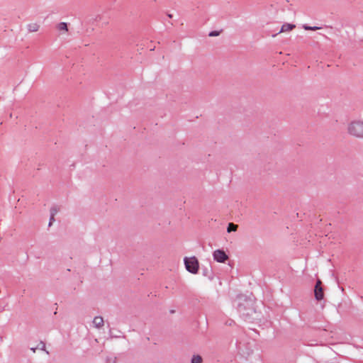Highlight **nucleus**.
Instances as JSON below:
<instances>
[{
	"label": "nucleus",
	"mask_w": 363,
	"mask_h": 363,
	"mask_svg": "<svg viewBox=\"0 0 363 363\" xmlns=\"http://www.w3.org/2000/svg\"><path fill=\"white\" fill-rule=\"evenodd\" d=\"M347 133L355 138L363 139V120L355 119L347 125Z\"/></svg>",
	"instance_id": "f257e3e1"
},
{
	"label": "nucleus",
	"mask_w": 363,
	"mask_h": 363,
	"mask_svg": "<svg viewBox=\"0 0 363 363\" xmlns=\"http://www.w3.org/2000/svg\"><path fill=\"white\" fill-rule=\"evenodd\" d=\"M185 267L191 274H197L199 269V263L196 257H184Z\"/></svg>",
	"instance_id": "f03ea898"
},
{
	"label": "nucleus",
	"mask_w": 363,
	"mask_h": 363,
	"mask_svg": "<svg viewBox=\"0 0 363 363\" xmlns=\"http://www.w3.org/2000/svg\"><path fill=\"white\" fill-rule=\"evenodd\" d=\"M213 255L215 260L221 263L225 262L228 259V257L225 252L220 250L214 251Z\"/></svg>",
	"instance_id": "7ed1b4c3"
},
{
	"label": "nucleus",
	"mask_w": 363,
	"mask_h": 363,
	"mask_svg": "<svg viewBox=\"0 0 363 363\" xmlns=\"http://www.w3.org/2000/svg\"><path fill=\"white\" fill-rule=\"evenodd\" d=\"M322 282L320 280H318L315 286V297L318 301L322 300L324 296L323 290L321 286Z\"/></svg>",
	"instance_id": "20e7f679"
},
{
	"label": "nucleus",
	"mask_w": 363,
	"mask_h": 363,
	"mask_svg": "<svg viewBox=\"0 0 363 363\" xmlns=\"http://www.w3.org/2000/svg\"><path fill=\"white\" fill-rule=\"evenodd\" d=\"M40 28V25L38 23H30L27 25V29L30 33L37 32Z\"/></svg>",
	"instance_id": "39448f33"
},
{
	"label": "nucleus",
	"mask_w": 363,
	"mask_h": 363,
	"mask_svg": "<svg viewBox=\"0 0 363 363\" xmlns=\"http://www.w3.org/2000/svg\"><path fill=\"white\" fill-rule=\"evenodd\" d=\"M295 27H296V26L294 24L284 23L281 26V30L279 31V33L291 31L294 28H295Z\"/></svg>",
	"instance_id": "423d86ee"
},
{
	"label": "nucleus",
	"mask_w": 363,
	"mask_h": 363,
	"mask_svg": "<svg viewBox=\"0 0 363 363\" xmlns=\"http://www.w3.org/2000/svg\"><path fill=\"white\" fill-rule=\"evenodd\" d=\"M93 323L95 325L96 328L101 327L104 324L103 318L100 316L95 317L93 320Z\"/></svg>",
	"instance_id": "0eeeda50"
},
{
	"label": "nucleus",
	"mask_w": 363,
	"mask_h": 363,
	"mask_svg": "<svg viewBox=\"0 0 363 363\" xmlns=\"http://www.w3.org/2000/svg\"><path fill=\"white\" fill-rule=\"evenodd\" d=\"M237 229H238V225L230 223L228 224L227 230L228 233H230L232 231H236Z\"/></svg>",
	"instance_id": "6e6552de"
},
{
	"label": "nucleus",
	"mask_w": 363,
	"mask_h": 363,
	"mask_svg": "<svg viewBox=\"0 0 363 363\" xmlns=\"http://www.w3.org/2000/svg\"><path fill=\"white\" fill-rule=\"evenodd\" d=\"M202 358L199 355H194L191 359V363H201Z\"/></svg>",
	"instance_id": "1a4fd4ad"
},
{
	"label": "nucleus",
	"mask_w": 363,
	"mask_h": 363,
	"mask_svg": "<svg viewBox=\"0 0 363 363\" xmlns=\"http://www.w3.org/2000/svg\"><path fill=\"white\" fill-rule=\"evenodd\" d=\"M57 28L60 30L67 31V26L66 23H60L57 26Z\"/></svg>",
	"instance_id": "9d476101"
},
{
	"label": "nucleus",
	"mask_w": 363,
	"mask_h": 363,
	"mask_svg": "<svg viewBox=\"0 0 363 363\" xmlns=\"http://www.w3.org/2000/svg\"><path fill=\"white\" fill-rule=\"evenodd\" d=\"M303 28L306 30H318L320 28L316 27V26L311 27V26H303Z\"/></svg>",
	"instance_id": "9b49d317"
},
{
	"label": "nucleus",
	"mask_w": 363,
	"mask_h": 363,
	"mask_svg": "<svg viewBox=\"0 0 363 363\" xmlns=\"http://www.w3.org/2000/svg\"><path fill=\"white\" fill-rule=\"evenodd\" d=\"M220 35V32L219 31H211L210 33H209V36L210 37H214V36H218Z\"/></svg>",
	"instance_id": "f8f14e48"
},
{
	"label": "nucleus",
	"mask_w": 363,
	"mask_h": 363,
	"mask_svg": "<svg viewBox=\"0 0 363 363\" xmlns=\"http://www.w3.org/2000/svg\"><path fill=\"white\" fill-rule=\"evenodd\" d=\"M57 213V211L56 210H53L52 211V216H51V218H50V223H49V225H52V222L54 220V216L55 214Z\"/></svg>",
	"instance_id": "ddd939ff"
},
{
	"label": "nucleus",
	"mask_w": 363,
	"mask_h": 363,
	"mask_svg": "<svg viewBox=\"0 0 363 363\" xmlns=\"http://www.w3.org/2000/svg\"><path fill=\"white\" fill-rule=\"evenodd\" d=\"M45 344L43 342H40L39 343V345H38L37 348L44 350H45Z\"/></svg>",
	"instance_id": "4468645a"
},
{
	"label": "nucleus",
	"mask_w": 363,
	"mask_h": 363,
	"mask_svg": "<svg viewBox=\"0 0 363 363\" xmlns=\"http://www.w3.org/2000/svg\"><path fill=\"white\" fill-rule=\"evenodd\" d=\"M31 350H33V352H35V348H31Z\"/></svg>",
	"instance_id": "2eb2a0df"
}]
</instances>
